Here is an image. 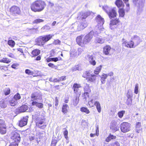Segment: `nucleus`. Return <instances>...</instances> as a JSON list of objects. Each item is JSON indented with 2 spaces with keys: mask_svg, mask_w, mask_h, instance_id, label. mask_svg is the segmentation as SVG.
Masks as SVG:
<instances>
[{
  "mask_svg": "<svg viewBox=\"0 0 146 146\" xmlns=\"http://www.w3.org/2000/svg\"><path fill=\"white\" fill-rule=\"evenodd\" d=\"M132 94L131 93V90H129L128 92L127 93V98H131L132 97Z\"/></svg>",
  "mask_w": 146,
  "mask_h": 146,
  "instance_id": "obj_49",
  "label": "nucleus"
},
{
  "mask_svg": "<svg viewBox=\"0 0 146 146\" xmlns=\"http://www.w3.org/2000/svg\"><path fill=\"white\" fill-rule=\"evenodd\" d=\"M91 13L90 11H87L86 12H81L79 13L78 18L82 20L86 19L88 16L90 15Z\"/></svg>",
  "mask_w": 146,
  "mask_h": 146,
  "instance_id": "obj_12",
  "label": "nucleus"
},
{
  "mask_svg": "<svg viewBox=\"0 0 146 146\" xmlns=\"http://www.w3.org/2000/svg\"><path fill=\"white\" fill-rule=\"evenodd\" d=\"M57 142L56 140H53L52 141L51 146H55L56 143Z\"/></svg>",
  "mask_w": 146,
  "mask_h": 146,
  "instance_id": "obj_61",
  "label": "nucleus"
},
{
  "mask_svg": "<svg viewBox=\"0 0 146 146\" xmlns=\"http://www.w3.org/2000/svg\"><path fill=\"white\" fill-rule=\"evenodd\" d=\"M107 77V75L106 74L104 73L101 75V80L102 84H105V80Z\"/></svg>",
  "mask_w": 146,
  "mask_h": 146,
  "instance_id": "obj_28",
  "label": "nucleus"
},
{
  "mask_svg": "<svg viewBox=\"0 0 146 146\" xmlns=\"http://www.w3.org/2000/svg\"><path fill=\"white\" fill-rule=\"evenodd\" d=\"M28 106L26 105H23L17 110V111L19 113H21L25 111L28 112Z\"/></svg>",
  "mask_w": 146,
  "mask_h": 146,
  "instance_id": "obj_14",
  "label": "nucleus"
},
{
  "mask_svg": "<svg viewBox=\"0 0 146 146\" xmlns=\"http://www.w3.org/2000/svg\"><path fill=\"white\" fill-rule=\"evenodd\" d=\"M84 90L85 92L84 94L87 95L88 94V93L91 92V90L90 89L89 86L87 84H86L84 88Z\"/></svg>",
  "mask_w": 146,
  "mask_h": 146,
  "instance_id": "obj_26",
  "label": "nucleus"
},
{
  "mask_svg": "<svg viewBox=\"0 0 146 146\" xmlns=\"http://www.w3.org/2000/svg\"><path fill=\"white\" fill-rule=\"evenodd\" d=\"M125 113V111H122L119 112L117 113L118 117L120 118H122Z\"/></svg>",
  "mask_w": 146,
  "mask_h": 146,
  "instance_id": "obj_47",
  "label": "nucleus"
},
{
  "mask_svg": "<svg viewBox=\"0 0 146 146\" xmlns=\"http://www.w3.org/2000/svg\"><path fill=\"white\" fill-rule=\"evenodd\" d=\"M109 137L111 139H114L116 138V136L110 134L109 135Z\"/></svg>",
  "mask_w": 146,
  "mask_h": 146,
  "instance_id": "obj_63",
  "label": "nucleus"
},
{
  "mask_svg": "<svg viewBox=\"0 0 146 146\" xmlns=\"http://www.w3.org/2000/svg\"><path fill=\"white\" fill-rule=\"evenodd\" d=\"M108 146H120V144L117 142H115L113 145H110Z\"/></svg>",
  "mask_w": 146,
  "mask_h": 146,
  "instance_id": "obj_59",
  "label": "nucleus"
},
{
  "mask_svg": "<svg viewBox=\"0 0 146 146\" xmlns=\"http://www.w3.org/2000/svg\"><path fill=\"white\" fill-rule=\"evenodd\" d=\"M132 103V100L131 98H127V100L126 104L127 105H129L131 104Z\"/></svg>",
  "mask_w": 146,
  "mask_h": 146,
  "instance_id": "obj_57",
  "label": "nucleus"
},
{
  "mask_svg": "<svg viewBox=\"0 0 146 146\" xmlns=\"http://www.w3.org/2000/svg\"><path fill=\"white\" fill-rule=\"evenodd\" d=\"M87 80L89 82H94L95 81L97 76L94 74H92L88 72H86Z\"/></svg>",
  "mask_w": 146,
  "mask_h": 146,
  "instance_id": "obj_8",
  "label": "nucleus"
},
{
  "mask_svg": "<svg viewBox=\"0 0 146 146\" xmlns=\"http://www.w3.org/2000/svg\"><path fill=\"white\" fill-rule=\"evenodd\" d=\"M79 100V98L77 97L74 98L73 100V105L75 106H76L78 103Z\"/></svg>",
  "mask_w": 146,
  "mask_h": 146,
  "instance_id": "obj_32",
  "label": "nucleus"
},
{
  "mask_svg": "<svg viewBox=\"0 0 146 146\" xmlns=\"http://www.w3.org/2000/svg\"><path fill=\"white\" fill-rule=\"evenodd\" d=\"M129 42V45L128 46H130V45H132V47H129V48H135L136 46H135V45L134 44V43H133V42L131 40L130 42Z\"/></svg>",
  "mask_w": 146,
  "mask_h": 146,
  "instance_id": "obj_53",
  "label": "nucleus"
},
{
  "mask_svg": "<svg viewBox=\"0 0 146 146\" xmlns=\"http://www.w3.org/2000/svg\"><path fill=\"white\" fill-rule=\"evenodd\" d=\"M31 101L41 102L42 100V96L40 93L34 92L31 95Z\"/></svg>",
  "mask_w": 146,
  "mask_h": 146,
  "instance_id": "obj_4",
  "label": "nucleus"
},
{
  "mask_svg": "<svg viewBox=\"0 0 146 146\" xmlns=\"http://www.w3.org/2000/svg\"><path fill=\"white\" fill-rule=\"evenodd\" d=\"M77 67H78V65H76L73 67L72 68V70L73 71H76L77 70Z\"/></svg>",
  "mask_w": 146,
  "mask_h": 146,
  "instance_id": "obj_64",
  "label": "nucleus"
},
{
  "mask_svg": "<svg viewBox=\"0 0 146 146\" xmlns=\"http://www.w3.org/2000/svg\"><path fill=\"white\" fill-rule=\"evenodd\" d=\"M134 92L136 94L139 92V84L138 83H136L135 85Z\"/></svg>",
  "mask_w": 146,
  "mask_h": 146,
  "instance_id": "obj_43",
  "label": "nucleus"
},
{
  "mask_svg": "<svg viewBox=\"0 0 146 146\" xmlns=\"http://www.w3.org/2000/svg\"><path fill=\"white\" fill-rule=\"evenodd\" d=\"M3 126H6L4 121L3 120L0 119V127H2Z\"/></svg>",
  "mask_w": 146,
  "mask_h": 146,
  "instance_id": "obj_51",
  "label": "nucleus"
},
{
  "mask_svg": "<svg viewBox=\"0 0 146 146\" xmlns=\"http://www.w3.org/2000/svg\"><path fill=\"white\" fill-rule=\"evenodd\" d=\"M115 4L118 7L123 6V4L121 0H117L115 2Z\"/></svg>",
  "mask_w": 146,
  "mask_h": 146,
  "instance_id": "obj_29",
  "label": "nucleus"
},
{
  "mask_svg": "<svg viewBox=\"0 0 146 146\" xmlns=\"http://www.w3.org/2000/svg\"><path fill=\"white\" fill-rule=\"evenodd\" d=\"M102 67V65H100L99 66L96 67L94 70V73L96 74H99L101 70Z\"/></svg>",
  "mask_w": 146,
  "mask_h": 146,
  "instance_id": "obj_35",
  "label": "nucleus"
},
{
  "mask_svg": "<svg viewBox=\"0 0 146 146\" xmlns=\"http://www.w3.org/2000/svg\"><path fill=\"white\" fill-rule=\"evenodd\" d=\"M0 62L8 64L10 62V61L7 58H3L2 59L0 60Z\"/></svg>",
  "mask_w": 146,
  "mask_h": 146,
  "instance_id": "obj_41",
  "label": "nucleus"
},
{
  "mask_svg": "<svg viewBox=\"0 0 146 146\" xmlns=\"http://www.w3.org/2000/svg\"><path fill=\"white\" fill-rule=\"evenodd\" d=\"M8 102L5 100H2L0 101V106L2 108H6Z\"/></svg>",
  "mask_w": 146,
  "mask_h": 146,
  "instance_id": "obj_17",
  "label": "nucleus"
},
{
  "mask_svg": "<svg viewBox=\"0 0 146 146\" xmlns=\"http://www.w3.org/2000/svg\"><path fill=\"white\" fill-rule=\"evenodd\" d=\"M21 98L20 94L18 93L14 96L13 99L17 101V100L20 99Z\"/></svg>",
  "mask_w": 146,
  "mask_h": 146,
  "instance_id": "obj_50",
  "label": "nucleus"
},
{
  "mask_svg": "<svg viewBox=\"0 0 146 146\" xmlns=\"http://www.w3.org/2000/svg\"><path fill=\"white\" fill-rule=\"evenodd\" d=\"M93 31H90L88 34L84 36L83 39L82 36H78L76 38V42L79 45L83 46L84 44L90 42L93 37Z\"/></svg>",
  "mask_w": 146,
  "mask_h": 146,
  "instance_id": "obj_1",
  "label": "nucleus"
},
{
  "mask_svg": "<svg viewBox=\"0 0 146 146\" xmlns=\"http://www.w3.org/2000/svg\"><path fill=\"white\" fill-rule=\"evenodd\" d=\"M119 13L120 16L123 17L125 15V12L123 9H120L119 11Z\"/></svg>",
  "mask_w": 146,
  "mask_h": 146,
  "instance_id": "obj_45",
  "label": "nucleus"
},
{
  "mask_svg": "<svg viewBox=\"0 0 146 146\" xmlns=\"http://www.w3.org/2000/svg\"><path fill=\"white\" fill-rule=\"evenodd\" d=\"M81 87L80 85L77 83H75L73 86V88L74 92L75 93H76L78 90V89Z\"/></svg>",
  "mask_w": 146,
  "mask_h": 146,
  "instance_id": "obj_25",
  "label": "nucleus"
},
{
  "mask_svg": "<svg viewBox=\"0 0 146 146\" xmlns=\"http://www.w3.org/2000/svg\"><path fill=\"white\" fill-rule=\"evenodd\" d=\"M122 44L123 46L127 48L132 47V45H130V46H128L129 45V42L125 40L124 38H122Z\"/></svg>",
  "mask_w": 146,
  "mask_h": 146,
  "instance_id": "obj_27",
  "label": "nucleus"
},
{
  "mask_svg": "<svg viewBox=\"0 0 146 146\" xmlns=\"http://www.w3.org/2000/svg\"><path fill=\"white\" fill-rule=\"evenodd\" d=\"M116 9L115 8H112L108 13V15L110 18H114L116 16L117 13Z\"/></svg>",
  "mask_w": 146,
  "mask_h": 146,
  "instance_id": "obj_13",
  "label": "nucleus"
},
{
  "mask_svg": "<svg viewBox=\"0 0 146 146\" xmlns=\"http://www.w3.org/2000/svg\"><path fill=\"white\" fill-rule=\"evenodd\" d=\"M66 76H62L59 78L58 79H55L54 80V82H59L63 80H66Z\"/></svg>",
  "mask_w": 146,
  "mask_h": 146,
  "instance_id": "obj_37",
  "label": "nucleus"
},
{
  "mask_svg": "<svg viewBox=\"0 0 146 146\" xmlns=\"http://www.w3.org/2000/svg\"><path fill=\"white\" fill-rule=\"evenodd\" d=\"M69 108L68 105L66 104H63L62 108V111L64 114L68 111V109Z\"/></svg>",
  "mask_w": 146,
  "mask_h": 146,
  "instance_id": "obj_22",
  "label": "nucleus"
},
{
  "mask_svg": "<svg viewBox=\"0 0 146 146\" xmlns=\"http://www.w3.org/2000/svg\"><path fill=\"white\" fill-rule=\"evenodd\" d=\"M46 5V4L44 1L38 0L31 4V8L33 11L35 12H40L44 9Z\"/></svg>",
  "mask_w": 146,
  "mask_h": 146,
  "instance_id": "obj_2",
  "label": "nucleus"
},
{
  "mask_svg": "<svg viewBox=\"0 0 146 146\" xmlns=\"http://www.w3.org/2000/svg\"><path fill=\"white\" fill-rule=\"evenodd\" d=\"M111 49V48L109 46H105L103 49L104 53L106 55H109Z\"/></svg>",
  "mask_w": 146,
  "mask_h": 146,
  "instance_id": "obj_19",
  "label": "nucleus"
},
{
  "mask_svg": "<svg viewBox=\"0 0 146 146\" xmlns=\"http://www.w3.org/2000/svg\"><path fill=\"white\" fill-rule=\"evenodd\" d=\"M119 23V21L118 20H115L112 21H111L110 22V27L111 29H112L113 28L112 27V26L116 25Z\"/></svg>",
  "mask_w": 146,
  "mask_h": 146,
  "instance_id": "obj_30",
  "label": "nucleus"
},
{
  "mask_svg": "<svg viewBox=\"0 0 146 146\" xmlns=\"http://www.w3.org/2000/svg\"><path fill=\"white\" fill-rule=\"evenodd\" d=\"M133 3L137 7L138 13H140L142 11L144 4L142 0H133Z\"/></svg>",
  "mask_w": 146,
  "mask_h": 146,
  "instance_id": "obj_6",
  "label": "nucleus"
},
{
  "mask_svg": "<svg viewBox=\"0 0 146 146\" xmlns=\"http://www.w3.org/2000/svg\"><path fill=\"white\" fill-rule=\"evenodd\" d=\"M19 64H14L11 66V67L13 68L16 69V68L19 66Z\"/></svg>",
  "mask_w": 146,
  "mask_h": 146,
  "instance_id": "obj_62",
  "label": "nucleus"
},
{
  "mask_svg": "<svg viewBox=\"0 0 146 146\" xmlns=\"http://www.w3.org/2000/svg\"><path fill=\"white\" fill-rule=\"evenodd\" d=\"M97 109L98 112L99 113H100L101 111V107L100 104L98 106L96 107Z\"/></svg>",
  "mask_w": 146,
  "mask_h": 146,
  "instance_id": "obj_60",
  "label": "nucleus"
},
{
  "mask_svg": "<svg viewBox=\"0 0 146 146\" xmlns=\"http://www.w3.org/2000/svg\"><path fill=\"white\" fill-rule=\"evenodd\" d=\"M63 134L64 136V137L66 139H67L68 138V131L66 130L64 131Z\"/></svg>",
  "mask_w": 146,
  "mask_h": 146,
  "instance_id": "obj_56",
  "label": "nucleus"
},
{
  "mask_svg": "<svg viewBox=\"0 0 146 146\" xmlns=\"http://www.w3.org/2000/svg\"><path fill=\"white\" fill-rule=\"evenodd\" d=\"M82 125L85 127L88 126V123L86 121L83 120L82 122Z\"/></svg>",
  "mask_w": 146,
  "mask_h": 146,
  "instance_id": "obj_54",
  "label": "nucleus"
},
{
  "mask_svg": "<svg viewBox=\"0 0 146 146\" xmlns=\"http://www.w3.org/2000/svg\"><path fill=\"white\" fill-rule=\"evenodd\" d=\"M103 9L108 14L109 13L110 10L112 9L107 5H104L102 7Z\"/></svg>",
  "mask_w": 146,
  "mask_h": 146,
  "instance_id": "obj_31",
  "label": "nucleus"
},
{
  "mask_svg": "<svg viewBox=\"0 0 146 146\" xmlns=\"http://www.w3.org/2000/svg\"><path fill=\"white\" fill-rule=\"evenodd\" d=\"M96 20L98 23V25L101 27L100 30L102 31L103 29L102 27V26L104 22V19L100 15H98L96 18Z\"/></svg>",
  "mask_w": 146,
  "mask_h": 146,
  "instance_id": "obj_11",
  "label": "nucleus"
},
{
  "mask_svg": "<svg viewBox=\"0 0 146 146\" xmlns=\"http://www.w3.org/2000/svg\"><path fill=\"white\" fill-rule=\"evenodd\" d=\"M95 41L96 43L102 44L104 42L105 40L101 38H96V39Z\"/></svg>",
  "mask_w": 146,
  "mask_h": 146,
  "instance_id": "obj_33",
  "label": "nucleus"
},
{
  "mask_svg": "<svg viewBox=\"0 0 146 146\" xmlns=\"http://www.w3.org/2000/svg\"><path fill=\"white\" fill-rule=\"evenodd\" d=\"M6 132V127L3 126L0 127V133L2 134H4Z\"/></svg>",
  "mask_w": 146,
  "mask_h": 146,
  "instance_id": "obj_36",
  "label": "nucleus"
},
{
  "mask_svg": "<svg viewBox=\"0 0 146 146\" xmlns=\"http://www.w3.org/2000/svg\"><path fill=\"white\" fill-rule=\"evenodd\" d=\"M74 26H77V28L75 29L74 30L80 31L83 30L87 27L88 25V24L87 23H74Z\"/></svg>",
  "mask_w": 146,
  "mask_h": 146,
  "instance_id": "obj_7",
  "label": "nucleus"
},
{
  "mask_svg": "<svg viewBox=\"0 0 146 146\" xmlns=\"http://www.w3.org/2000/svg\"><path fill=\"white\" fill-rule=\"evenodd\" d=\"M117 122L113 120L111 122V125H113V126H117Z\"/></svg>",
  "mask_w": 146,
  "mask_h": 146,
  "instance_id": "obj_58",
  "label": "nucleus"
},
{
  "mask_svg": "<svg viewBox=\"0 0 146 146\" xmlns=\"http://www.w3.org/2000/svg\"><path fill=\"white\" fill-rule=\"evenodd\" d=\"M42 39V36H40L37 39L36 42L38 45H42L44 44V43Z\"/></svg>",
  "mask_w": 146,
  "mask_h": 146,
  "instance_id": "obj_24",
  "label": "nucleus"
},
{
  "mask_svg": "<svg viewBox=\"0 0 146 146\" xmlns=\"http://www.w3.org/2000/svg\"><path fill=\"white\" fill-rule=\"evenodd\" d=\"M25 73L28 74L32 75L33 74V72L29 69H26L25 71Z\"/></svg>",
  "mask_w": 146,
  "mask_h": 146,
  "instance_id": "obj_52",
  "label": "nucleus"
},
{
  "mask_svg": "<svg viewBox=\"0 0 146 146\" xmlns=\"http://www.w3.org/2000/svg\"><path fill=\"white\" fill-rule=\"evenodd\" d=\"M53 36V35H49L44 36H42V40L43 41L44 44L50 40Z\"/></svg>",
  "mask_w": 146,
  "mask_h": 146,
  "instance_id": "obj_21",
  "label": "nucleus"
},
{
  "mask_svg": "<svg viewBox=\"0 0 146 146\" xmlns=\"http://www.w3.org/2000/svg\"><path fill=\"white\" fill-rule=\"evenodd\" d=\"M82 51L83 50L81 48H79L78 49L76 53H74V54L75 56H77L81 54Z\"/></svg>",
  "mask_w": 146,
  "mask_h": 146,
  "instance_id": "obj_39",
  "label": "nucleus"
},
{
  "mask_svg": "<svg viewBox=\"0 0 146 146\" xmlns=\"http://www.w3.org/2000/svg\"><path fill=\"white\" fill-rule=\"evenodd\" d=\"M131 40L134 43V44L136 46L138 45L142 42L141 38L139 36L136 35L132 36L131 38Z\"/></svg>",
  "mask_w": 146,
  "mask_h": 146,
  "instance_id": "obj_9",
  "label": "nucleus"
},
{
  "mask_svg": "<svg viewBox=\"0 0 146 146\" xmlns=\"http://www.w3.org/2000/svg\"><path fill=\"white\" fill-rule=\"evenodd\" d=\"M141 127V123L139 122H137L136 124L135 130L137 133H139Z\"/></svg>",
  "mask_w": 146,
  "mask_h": 146,
  "instance_id": "obj_23",
  "label": "nucleus"
},
{
  "mask_svg": "<svg viewBox=\"0 0 146 146\" xmlns=\"http://www.w3.org/2000/svg\"><path fill=\"white\" fill-rule=\"evenodd\" d=\"M10 11L13 15H16L20 13L19 8L16 6H13L10 9Z\"/></svg>",
  "mask_w": 146,
  "mask_h": 146,
  "instance_id": "obj_10",
  "label": "nucleus"
},
{
  "mask_svg": "<svg viewBox=\"0 0 146 146\" xmlns=\"http://www.w3.org/2000/svg\"><path fill=\"white\" fill-rule=\"evenodd\" d=\"M27 117L24 118L22 119L21 120L19 123V125L20 127H23L27 124Z\"/></svg>",
  "mask_w": 146,
  "mask_h": 146,
  "instance_id": "obj_16",
  "label": "nucleus"
},
{
  "mask_svg": "<svg viewBox=\"0 0 146 146\" xmlns=\"http://www.w3.org/2000/svg\"><path fill=\"white\" fill-rule=\"evenodd\" d=\"M44 21V20L41 19H37L34 20L33 22V23H38Z\"/></svg>",
  "mask_w": 146,
  "mask_h": 146,
  "instance_id": "obj_48",
  "label": "nucleus"
},
{
  "mask_svg": "<svg viewBox=\"0 0 146 146\" xmlns=\"http://www.w3.org/2000/svg\"><path fill=\"white\" fill-rule=\"evenodd\" d=\"M89 61L90 63L93 66L96 64V62L95 61V58L92 55H88V56Z\"/></svg>",
  "mask_w": 146,
  "mask_h": 146,
  "instance_id": "obj_15",
  "label": "nucleus"
},
{
  "mask_svg": "<svg viewBox=\"0 0 146 146\" xmlns=\"http://www.w3.org/2000/svg\"><path fill=\"white\" fill-rule=\"evenodd\" d=\"M110 128L113 132H115L118 131L119 129V128L117 126H113V125H110Z\"/></svg>",
  "mask_w": 146,
  "mask_h": 146,
  "instance_id": "obj_44",
  "label": "nucleus"
},
{
  "mask_svg": "<svg viewBox=\"0 0 146 146\" xmlns=\"http://www.w3.org/2000/svg\"><path fill=\"white\" fill-rule=\"evenodd\" d=\"M40 102L33 101L32 103V105L33 106H35L39 108H43V104L42 103H39Z\"/></svg>",
  "mask_w": 146,
  "mask_h": 146,
  "instance_id": "obj_20",
  "label": "nucleus"
},
{
  "mask_svg": "<svg viewBox=\"0 0 146 146\" xmlns=\"http://www.w3.org/2000/svg\"><path fill=\"white\" fill-rule=\"evenodd\" d=\"M11 138L13 141L9 146H18V143L21 140L20 134L17 132H13L11 133Z\"/></svg>",
  "mask_w": 146,
  "mask_h": 146,
  "instance_id": "obj_3",
  "label": "nucleus"
},
{
  "mask_svg": "<svg viewBox=\"0 0 146 146\" xmlns=\"http://www.w3.org/2000/svg\"><path fill=\"white\" fill-rule=\"evenodd\" d=\"M8 44L12 47H13L15 45V42L12 40H9L8 42Z\"/></svg>",
  "mask_w": 146,
  "mask_h": 146,
  "instance_id": "obj_42",
  "label": "nucleus"
},
{
  "mask_svg": "<svg viewBox=\"0 0 146 146\" xmlns=\"http://www.w3.org/2000/svg\"><path fill=\"white\" fill-rule=\"evenodd\" d=\"M95 101H94L93 100H92L88 102V104L89 106L90 107H92L94 106L95 104Z\"/></svg>",
  "mask_w": 146,
  "mask_h": 146,
  "instance_id": "obj_46",
  "label": "nucleus"
},
{
  "mask_svg": "<svg viewBox=\"0 0 146 146\" xmlns=\"http://www.w3.org/2000/svg\"><path fill=\"white\" fill-rule=\"evenodd\" d=\"M131 124L127 123L124 122L121 124V130L123 133H126L130 130Z\"/></svg>",
  "mask_w": 146,
  "mask_h": 146,
  "instance_id": "obj_5",
  "label": "nucleus"
},
{
  "mask_svg": "<svg viewBox=\"0 0 146 146\" xmlns=\"http://www.w3.org/2000/svg\"><path fill=\"white\" fill-rule=\"evenodd\" d=\"M80 111L82 112H85L86 114H88L90 113V111L87 108L85 107H82L80 108Z\"/></svg>",
  "mask_w": 146,
  "mask_h": 146,
  "instance_id": "obj_40",
  "label": "nucleus"
},
{
  "mask_svg": "<svg viewBox=\"0 0 146 146\" xmlns=\"http://www.w3.org/2000/svg\"><path fill=\"white\" fill-rule=\"evenodd\" d=\"M44 120L42 119L40 121H38V122L36 123V124L37 126L39 128L42 129H44L46 127V125H42L43 124Z\"/></svg>",
  "mask_w": 146,
  "mask_h": 146,
  "instance_id": "obj_18",
  "label": "nucleus"
},
{
  "mask_svg": "<svg viewBox=\"0 0 146 146\" xmlns=\"http://www.w3.org/2000/svg\"><path fill=\"white\" fill-rule=\"evenodd\" d=\"M10 90L9 88H7L5 89L4 91V93L5 95L9 94L10 93Z\"/></svg>",
  "mask_w": 146,
  "mask_h": 146,
  "instance_id": "obj_55",
  "label": "nucleus"
},
{
  "mask_svg": "<svg viewBox=\"0 0 146 146\" xmlns=\"http://www.w3.org/2000/svg\"><path fill=\"white\" fill-rule=\"evenodd\" d=\"M40 53V50L38 49H36L33 50L31 54L34 56H36L38 55Z\"/></svg>",
  "mask_w": 146,
  "mask_h": 146,
  "instance_id": "obj_34",
  "label": "nucleus"
},
{
  "mask_svg": "<svg viewBox=\"0 0 146 146\" xmlns=\"http://www.w3.org/2000/svg\"><path fill=\"white\" fill-rule=\"evenodd\" d=\"M9 104L11 106H15L17 103V100L13 99L9 102Z\"/></svg>",
  "mask_w": 146,
  "mask_h": 146,
  "instance_id": "obj_38",
  "label": "nucleus"
}]
</instances>
